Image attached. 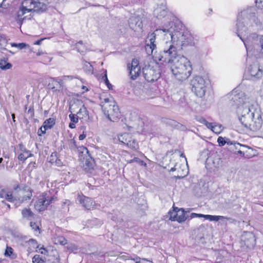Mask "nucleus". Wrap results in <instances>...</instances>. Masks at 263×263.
I'll list each match as a JSON object with an SVG mask.
<instances>
[{"label": "nucleus", "instance_id": "nucleus-1", "mask_svg": "<svg viewBox=\"0 0 263 263\" xmlns=\"http://www.w3.org/2000/svg\"><path fill=\"white\" fill-rule=\"evenodd\" d=\"M156 37L163 40V50L160 53L170 51L177 53L183 46L193 44V37L191 34L181 32H173L172 27L166 29H157L154 32L149 34L146 40L145 50L148 55L153 54L156 49Z\"/></svg>", "mask_w": 263, "mask_h": 263}, {"label": "nucleus", "instance_id": "nucleus-2", "mask_svg": "<svg viewBox=\"0 0 263 263\" xmlns=\"http://www.w3.org/2000/svg\"><path fill=\"white\" fill-rule=\"evenodd\" d=\"M155 58L156 60L169 64L173 74L179 81L187 79L192 73V67L190 61L174 51L160 53Z\"/></svg>", "mask_w": 263, "mask_h": 263}, {"label": "nucleus", "instance_id": "nucleus-3", "mask_svg": "<svg viewBox=\"0 0 263 263\" xmlns=\"http://www.w3.org/2000/svg\"><path fill=\"white\" fill-rule=\"evenodd\" d=\"M229 98L236 106V114L241 124L246 121L251 120L257 111L251 108L250 98L238 89H234L229 94Z\"/></svg>", "mask_w": 263, "mask_h": 263}, {"label": "nucleus", "instance_id": "nucleus-4", "mask_svg": "<svg viewBox=\"0 0 263 263\" xmlns=\"http://www.w3.org/2000/svg\"><path fill=\"white\" fill-rule=\"evenodd\" d=\"M256 17L255 15L254 8H250L241 11L238 15L237 26V34L240 39L243 42L247 50L248 47L247 41L245 36L247 34L248 27L253 24V23H257Z\"/></svg>", "mask_w": 263, "mask_h": 263}, {"label": "nucleus", "instance_id": "nucleus-5", "mask_svg": "<svg viewBox=\"0 0 263 263\" xmlns=\"http://www.w3.org/2000/svg\"><path fill=\"white\" fill-rule=\"evenodd\" d=\"M101 105L104 115L113 122L117 121L120 116V112L114 99L106 95L100 97Z\"/></svg>", "mask_w": 263, "mask_h": 263}, {"label": "nucleus", "instance_id": "nucleus-6", "mask_svg": "<svg viewBox=\"0 0 263 263\" xmlns=\"http://www.w3.org/2000/svg\"><path fill=\"white\" fill-rule=\"evenodd\" d=\"M192 91L199 97H202L205 92V81L201 76L194 77L191 81Z\"/></svg>", "mask_w": 263, "mask_h": 263}, {"label": "nucleus", "instance_id": "nucleus-7", "mask_svg": "<svg viewBox=\"0 0 263 263\" xmlns=\"http://www.w3.org/2000/svg\"><path fill=\"white\" fill-rule=\"evenodd\" d=\"M55 200L56 198L50 196L48 193H43L38 196L34 203L35 209L40 212L44 211L50 203Z\"/></svg>", "mask_w": 263, "mask_h": 263}, {"label": "nucleus", "instance_id": "nucleus-8", "mask_svg": "<svg viewBox=\"0 0 263 263\" xmlns=\"http://www.w3.org/2000/svg\"><path fill=\"white\" fill-rule=\"evenodd\" d=\"M69 109L71 112H75L76 116L80 120H86L88 118V111L85 107L83 102L80 100H77L70 105Z\"/></svg>", "mask_w": 263, "mask_h": 263}, {"label": "nucleus", "instance_id": "nucleus-9", "mask_svg": "<svg viewBox=\"0 0 263 263\" xmlns=\"http://www.w3.org/2000/svg\"><path fill=\"white\" fill-rule=\"evenodd\" d=\"M262 124L260 112L256 111L251 120L246 121L242 125L246 128L249 129L252 131H257L260 129Z\"/></svg>", "mask_w": 263, "mask_h": 263}, {"label": "nucleus", "instance_id": "nucleus-10", "mask_svg": "<svg viewBox=\"0 0 263 263\" xmlns=\"http://www.w3.org/2000/svg\"><path fill=\"white\" fill-rule=\"evenodd\" d=\"M143 74L145 80L149 82L157 80L160 77V72L157 65L145 66L142 69Z\"/></svg>", "mask_w": 263, "mask_h": 263}, {"label": "nucleus", "instance_id": "nucleus-11", "mask_svg": "<svg viewBox=\"0 0 263 263\" xmlns=\"http://www.w3.org/2000/svg\"><path fill=\"white\" fill-rule=\"evenodd\" d=\"M118 139L120 142L126 145L132 149L137 150L139 148L138 142L129 133H124L119 135Z\"/></svg>", "mask_w": 263, "mask_h": 263}, {"label": "nucleus", "instance_id": "nucleus-12", "mask_svg": "<svg viewBox=\"0 0 263 263\" xmlns=\"http://www.w3.org/2000/svg\"><path fill=\"white\" fill-rule=\"evenodd\" d=\"M33 5L34 0H25L22 2L20 9L17 12V17L20 21H23L26 18V16L22 18L24 14L31 12L32 11H34Z\"/></svg>", "mask_w": 263, "mask_h": 263}, {"label": "nucleus", "instance_id": "nucleus-13", "mask_svg": "<svg viewBox=\"0 0 263 263\" xmlns=\"http://www.w3.org/2000/svg\"><path fill=\"white\" fill-rule=\"evenodd\" d=\"M72 77L69 76H64L57 79H52L49 86L55 91H62L64 88V82L67 80H72Z\"/></svg>", "mask_w": 263, "mask_h": 263}, {"label": "nucleus", "instance_id": "nucleus-14", "mask_svg": "<svg viewBox=\"0 0 263 263\" xmlns=\"http://www.w3.org/2000/svg\"><path fill=\"white\" fill-rule=\"evenodd\" d=\"M170 219L172 221H177L179 223L184 222L187 218L183 209H179L177 207L174 208L172 211L168 213Z\"/></svg>", "mask_w": 263, "mask_h": 263}, {"label": "nucleus", "instance_id": "nucleus-15", "mask_svg": "<svg viewBox=\"0 0 263 263\" xmlns=\"http://www.w3.org/2000/svg\"><path fill=\"white\" fill-rule=\"evenodd\" d=\"M77 200L85 209L91 210L95 207V202L89 197L79 195Z\"/></svg>", "mask_w": 263, "mask_h": 263}, {"label": "nucleus", "instance_id": "nucleus-16", "mask_svg": "<svg viewBox=\"0 0 263 263\" xmlns=\"http://www.w3.org/2000/svg\"><path fill=\"white\" fill-rule=\"evenodd\" d=\"M139 61L137 59H133L130 66L129 67V75L133 80H135L140 74L141 72L140 67L139 65Z\"/></svg>", "mask_w": 263, "mask_h": 263}, {"label": "nucleus", "instance_id": "nucleus-17", "mask_svg": "<svg viewBox=\"0 0 263 263\" xmlns=\"http://www.w3.org/2000/svg\"><path fill=\"white\" fill-rule=\"evenodd\" d=\"M32 196L31 190L28 187H25L22 190H20L18 191V196L15 197V199L21 202H23L25 200L30 199Z\"/></svg>", "mask_w": 263, "mask_h": 263}, {"label": "nucleus", "instance_id": "nucleus-18", "mask_svg": "<svg viewBox=\"0 0 263 263\" xmlns=\"http://www.w3.org/2000/svg\"><path fill=\"white\" fill-rule=\"evenodd\" d=\"M154 16L158 20L165 18V20H168L170 14H168L167 8L164 7H158L154 11Z\"/></svg>", "mask_w": 263, "mask_h": 263}, {"label": "nucleus", "instance_id": "nucleus-19", "mask_svg": "<svg viewBox=\"0 0 263 263\" xmlns=\"http://www.w3.org/2000/svg\"><path fill=\"white\" fill-rule=\"evenodd\" d=\"M248 72L252 78H259L262 77V71L257 64L251 65L248 68Z\"/></svg>", "mask_w": 263, "mask_h": 263}, {"label": "nucleus", "instance_id": "nucleus-20", "mask_svg": "<svg viewBox=\"0 0 263 263\" xmlns=\"http://www.w3.org/2000/svg\"><path fill=\"white\" fill-rule=\"evenodd\" d=\"M129 26L132 29H141L143 27L142 22L139 16H132L128 21Z\"/></svg>", "mask_w": 263, "mask_h": 263}, {"label": "nucleus", "instance_id": "nucleus-21", "mask_svg": "<svg viewBox=\"0 0 263 263\" xmlns=\"http://www.w3.org/2000/svg\"><path fill=\"white\" fill-rule=\"evenodd\" d=\"M205 219L208 220L209 221H218L219 220H221L223 223L226 224L228 221L232 220V218L230 217H228L223 216H219V215H206L205 216Z\"/></svg>", "mask_w": 263, "mask_h": 263}, {"label": "nucleus", "instance_id": "nucleus-22", "mask_svg": "<svg viewBox=\"0 0 263 263\" xmlns=\"http://www.w3.org/2000/svg\"><path fill=\"white\" fill-rule=\"evenodd\" d=\"M20 154L18 155V159L22 161H24L28 158L31 157L32 154L29 151L27 150L23 146V144L19 145Z\"/></svg>", "mask_w": 263, "mask_h": 263}, {"label": "nucleus", "instance_id": "nucleus-23", "mask_svg": "<svg viewBox=\"0 0 263 263\" xmlns=\"http://www.w3.org/2000/svg\"><path fill=\"white\" fill-rule=\"evenodd\" d=\"M34 11L43 12L47 9V5L43 2V0H34Z\"/></svg>", "mask_w": 263, "mask_h": 263}, {"label": "nucleus", "instance_id": "nucleus-24", "mask_svg": "<svg viewBox=\"0 0 263 263\" xmlns=\"http://www.w3.org/2000/svg\"><path fill=\"white\" fill-rule=\"evenodd\" d=\"M177 164H176L174 167H172L170 169V172H174L175 171H177L178 173H180V175H178V177L179 178H183L185 177L188 173L187 170L185 168V166L183 165V168L180 167H177Z\"/></svg>", "mask_w": 263, "mask_h": 263}, {"label": "nucleus", "instance_id": "nucleus-25", "mask_svg": "<svg viewBox=\"0 0 263 263\" xmlns=\"http://www.w3.org/2000/svg\"><path fill=\"white\" fill-rule=\"evenodd\" d=\"M22 215L24 219L31 220L34 216V213L29 208H24L22 211Z\"/></svg>", "mask_w": 263, "mask_h": 263}, {"label": "nucleus", "instance_id": "nucleus-26", "mask_svg": "<svg viewBox=\"0 0 263 263\" xmlns=\"http://www.w3.org/2000/svg\"><path fill=\"white\" fill-rule=\"evenodd\" d=\"M54 124L55 120L53 118H50L44 121L43 128L50 129Z\"/></svg>", "mask_w": 263, "mask_h": 263}, {"label": "nucleus", "instance_id": "nucleus-27", "mask_svg": "<svg viewBox=\"0 0 263 263\" xmlns=\"http://www.w3.org/2000/svg\"><path fill=\"white\" fill-rule=\"evenodd\" d=\"M53 241L55 244L65 245L67 243V240L62 236H58L53 239Z\"/></svg>", "mask_w": 263, "mask_h": 263}, {"label": "nucleus", "instance_id": "nucleus-28", "mask_svg": "<svg viewBox=\"0 0 263 263\" xmlns=\"http://www.w3.org/2000/svg\"><path fill=\"white\" fill-rule=\"evenodd\" d=\"M1 196L2 197L6 199L9 201H12L13 200V196L10 192L2 191L1 193Z\"/></svg>", "mask_w": 263, "mask_h": 263}, {"label": "nucleus", "instance_id": "nucleus-29", "mask_svg": "<svg viewBox=\"0 0 263 263\" xmlns=\"http://www.w3.org/2000/svg\"><path fill=\"white\" fill-rule=\"evenodd\" d=\"M33 263H44L45 262V258L40 255H35L32 258Z\"/></svg>", "mask_w": 263, "mask_h": 263}, {"label": "nucleus", "instance_id": "nucleus-30", "mask_svg": "<svg viewBox=\"0 0 263 263\" xmlns=\"http://www.w3.org/2000/svg\"><path fill=\"white\" fill-rule=\"evenodd\" d=\"M11 46L12 47H16L19 49H23L24 48H27L30 47L29 45H28L26 43H17V44L15 43H11Z\"/></svg>", "mask_w": 263, "mask_h": 263}, {"label": "nucleus", "instance_id": "nucleus-31", "mask_svg": "<svg viewBox=\"0 0 263 263\" xmlns=\"http://www.w3.org/2000/svg\"><path fill=\"white\" fill-rule=\"evenodd\" d=\"M76 48L79 52H83L85 50V47L82 41H79L76 43Z\"/></svg>", "mask_w": 263, "mask_h": 263}, {"label": "nucleus", "instance_id": "nucleus-32", "mask_svg": "<svg viewBox=\"0 0 263 263\" xmlns=\"http://www.w3.org/2000/svg\"><path fill=\"white\" fill-rule=\"evenodd\" d=\"M222 129L221 125H213L212 130L215 134H219L222 130Z\"/></svg>", "mask_w": 263, "mask_h": 263}, {"label": "nucleus", "instance_id": "nucleus-33", "mask_svg": "<svg viewBox=\"0 0 263 263\" xmlns=\"http://www.w3.org/2000/svg\"><path fill=\"white\" fill-rule=\"evenodd\" d=\"M30 227L32 230H34V232L35 235H37L40 234L39 227V226L34 222H30Z\"/></svg>", "mask_w": 263, "mask_h": 263}, {"label": "nucleus", "instance_id": "nucleus-34", "mask_svg": "<svg viewBox=\"0 0 263 263\" xmlns=\"http://www.w3.org/2000/svg\"><path fill=\"white\" fill-rule=\"evenodd\" d=\"M71 112V114L69 115V117L70 119L71 122L77 123L78 122L79 118L76 116V114Z\"/></svg>", "mask_w": 263, "mask_h": 263}, {"label": "nucleus", "instance_id": "nucleus-35", "mask_svg": "<svg viewBox=\"0 0 263 263\" xmlns=\"http://www.w3.org/2000/svg\"><path fill=\"white\" fill-rule=\"evenodd\" d=\"M88 223L89 224V226L90 227H95V226H97L98 225L101 224V222L98 219H97L96 218H94L92 220H90L88 222Z\"/></svg>", "mask_w": 263, "mask_h": 263}, {"label": "nucleus", "instance_id": "nucleus-36", "mask_svg": "<svg viewBox=\"0 0 263 263\" xmlns=\"http://www.w3.org/2000/svg\"><path fill=\"white\" fill-rule=\"evenodd\" d=\"M58 158L57 153H53L51 154L49 158V162L53 164L54 162H55L57 159Z\"/></svg>", "mask_w": 263, "mask_h": 263}, {"label": "nucleus", "instance_id": "nucleus-37", "mask_svg": "<svg viewBox=\"0 0 263 263\" xmlns=\"http://www.w3.org/2000/svg\"><path fill=\"white\" fill-rule=\"evenodd\" d=\"M137 162V163L139 164L140 165H143L145 167L146 166V163L144 162L143 161L141 160L140 159H139L138 158H134V159L131 160L130 161V162Z\"/></svg>", "mask_w": 263, "mask_h": 263}, {"label": "nucleus", "instance_id": "nucleus-38", "mask_svg": "<svg viewBox=\"0 0 263 263\" xmlns=\"http://www.w3.org/2000/svg\"><path fill=\"white\" fill-rule=\"evenodd\" d=\"M234 146L235 147V149L238 151L239 149H249L247 146H246L244 145L240 144L238 143H234Z\"/></svg>", "mask_w": 263, "mask_h": 263}, {"label": "nucleus", "instance_id": "nucleus-39", "mask_svg": "<svg viewBox=\"0 0 263 263\" xmlns=\"http://www.w3.org/2000/svg\"><path fill=\"white\" fill-rule=\"evenodd\" d=\"M67 249L71 252L77 251L78 250V247L74 244H69L67 246Z\"/></svg>", "mask_w": 263, "mask_h": 263}, {"label": "nucleus", "instance_id": "nucleus-40", "mask_svg": "<svg viewBox=\"0 0 263 263\" xmlns=\"http://www.w3.org/2000/svg\"><path fill=\"white\" fill-rule=\"evenodd\" d=\"M13 253V249L10 247H7L5 252V255L7 256H10Z\"/></svg>", "mask_w": 263, "mask_h": 263}, {"label": "nucleus", "instance_id": "nucleus-41", "mask_svg": "<svg viewBox=\"0 0 263 263\" xmlns=\"http://www.w3.org/2000/svg\"><path fill=\"white\" fill-rule=\"evenodd\" d=\"M12 67L11 64L9 63H7L5 65H3L2 64H0V68L2 70H7L9 69Z\"/></svg>", "mask_w": 263, "mask_h": 263}, {"label": "nucleus", "instance_id": "nucleus-42", "mask_svg": "<svg viewBox=\"0 0 263 263\" xmlns=\"http://www.w3.org/2000/svg\"><path fill=\"white\" fill-rule=\"evenodd\" d=\"M206 215H203L201 214H197L195 213H192L191 214L190 217L191 218H201L203 217L205 218V216Z\"/></svg>", "mask_w": 263, "mask_h": 263}, {"label": "nucleus", "instance_id": "nucleus-43", "mask_svg": "<svg viewBox=\"0 0 263 263\" xmlns=\"http://www.w3.org/2000/svg\"><path fill=\"white\" fill-rule=\"evenodd\" d=\"M217 142L218 143L219 146H223L226 143V141L224 138L222 137H218L217 139Z\"/></svg>", "mask_w": 263, "mask_h": 263}, {"label": "nucleus", "instance_id": "nucleus-44", "mask_svg": "<svg viewBox=\"0 0 263 263\" xmlns=\"http://www.w3.org/2000/svg\"><path fill=\"white\" fill-rule=\"evenodd\" d=\"M256 3L258 8L260 9H263V0H256Z\"/></svg>", "mask_w": 263, "mask_h": 263}, {"label": "nucleus", "instance_id": "nucleus-45", "mask_svg": "<svg viewBox=\"0 0 263 263\" xmlns=\"http://www.w3.org/2000/svg\"><path fill=\"white\" fill-rule=\"evenodd\" d=\"M69 147L70 148L73 149L76 147V142L73 139H71L69 141Z\"/></svg>", "mask_w": 263, "mask_h": 263}, {"label": "nucleus", "instance_id": "nucleus-46", "mask_svg": "<svg viewBox=\"0 0 263 263\" xmlns=\"http://www.w3.org/2000/svg\"><path fill=\"white\" fill-rule=\"evenodd\" d=\"M44 55V56L43 60L44 63L50 62L51 61L52 58L48 57L47 54H45Z\"/></svg>", "mask_w": 263, "mask_h": 263}, {"label": "nucleus", "instance_id": "nucleus-47", "mask_svg": "<svg viewBox=\"0 0 263 263\" xmlns=\"http://www.w3.org/2000/svg\"><path fill=\"white\" fill-rule=\"evenodd\" d=\"M29 243L31 244L32 247L34 248H37L39 247L36 241L34 239H30L29 240Z\"/></svg>", "mask_w": 263, "mask_h": 263}, {"label": "nucleus", "instance_id": "nucleus-48", "mask_svg": "<svg viewBox=\"0 0 263 263\" xmlns=\"http://www.w3.org/2000/svg\"><path fill=\"white\" fill-rule=\"evenodd\" d=\"M53 164H54L57 166H60L62 165L63 163H62V161L60 159H59L58 157L55 162H54V163Z\"/></svg>", "mask_w": 263, "mask_h": 263}, {"label": "nucleus", "instance_id": "nucleus-49", "mask_svg": "<svg viewBox=\"0 0 263 263\" xmlns=\"http://www.w3.org/2000/svg\"><path fill=\"white\" fill-rule=\"evenodd\" d=\"M246 149H239L237 151V154H240V155H242L243 156H245V152H247V151H246Z\"/></svg>", "mask_w": 263, "mask_h": 263}, {"label": "nucleus", "instance_id": "nucleus-50", "mask_svg": "<svg viewBox=\"0 0 263 263\" xmlns=\"http://www.w3.org/2000/svg\"><path fill=\"white\" fill-rule=\"evenodd\" d=\"M104 79V81H105V84L107 85V87L110 88L109 87V85H111L109 83V81L107 79V76H106V74L105 73V76L103 78Z\"/></svg>", "mask_w": 263, "mask_h": 263}, {"label": "nucleus", "instance_id": "nucleus-51", "mask_svg": "<svg viewBox=\"0 0 263 263\" xmlns=\"http://www.w3.org/2000/svg\"><path fill=\"white\" fill-rule=\"evenodd\" d=\"M205 125H206V126L208 128H210L212 130V127H213V124L211 123H209L208 122V121L205 123L204 124Z\"/></svg>", "mask_w": 263, "mask_h": 263}, {"label": "nucleus", "instance_id": "nucleus-52", "mask_svg": "<svg viewBox=\"0 0 263 263\" xmlns=\"http://www.w3.org/2000/svg\"><path fill=\"white\" fill-rule=\"evenodd\" d=\"M86 66L88 68V70L89 71H92V67L90 64V63H87V62H86Z\"/></svg>", "mask_w": 263, "mask_h": 263}, {"label": "nucleus", "instance_id": "nucleus-53", "mask_svg": "<svg viewBox=\"0 0 263 263\" xmlns=\"http://www.w3.org/2000/svg\"><path fill=\"white\" fill-rule=\"evenodd\" d=\"M86 137V135L84 133H83L82 134L80 135L79 137V139L80 140H84Z\"/></svg>", "mask_w": 263, "mask_h": 263}, {"label": "nucleus", "instance_id": "nucleus-54", "mask_svg": "<svg viewBox=\"0 0 263 263\" xmlns=\"http://www.w3.org/2000/svg\"><path fill=\"white\" fill-rule=\"evenodd\" d=\"M259 43L260 45V48L262 50H263V36H262L259 40Z\"/></svg>", "mask_w": 263, "mask_h": 263}, {"label": "nucleus", "instance_id": "nucleus-55", "mask_svg": "<svg viewBox=\"0 0 263 263\" xmlns=\"http://www.w3.org/2000/svg\"><path fill=\"white\" fill-rule=\"evenodd\" d=\"M45 54V53L42 50L39 49L38 51L36 52V55L40 56L42 55Z\"/></svg>", "mask_w": 263, "mask_h": 263}, {"label": "nucleus", "instance_id": "nucleus-56", "mask_svg": "<svg viewBox=\"0 0 263 263\" xmlns=\"http://www.w3.org/2000/svg\"><path fill=\"white\" fill-rule=\"evenodd\" d=\"M52 263H60V258L59 256L55 258H54Z\"/></svg>", "mask_w": 263, "mask_h": 263}, {"label": "nucleus", "instance_id": "nucleus-57", "mask_svg": "<svg viewBox=\"0 0 263 263\" xmlns=\"http://www.w3.org/2000/svg\"><path fill=\"white\" fill-rule=\"evenodd\" d=\"M48 129V128H43V125L42 126H41V127L40 128V130L42 133V134H45L46 133V130Z\"/></svg>", "mask_w": 263, "mask_h": 263}, {"label": "nucleus", "instance_id": "nucleus-58", "mask_svg": "<svg viewBox=\"0 0 263 263\" xmlns=\"http://www.w3.org/2000/svg\"><path fill=\"white\" fill-rule=\"evenodd\" d=\"M136 263H150V262L149 261H148L147 260L143 259L140 260L139 261H137Z\"/></svg>", "mask_w": 263, "mask_h": 263}, {"label": "nucleus", "instance_id": "nucleus-59", "mask_svg": "<svg viewBox=\"0 0 263 263\" xmlns=\"http://www.w3.org/2000/svg\"><path fill=\"white\" fill-rule=\"evenodd\" d=\"M75 123L71 122L69 124V127L70 128H74L76 127Z\"/></svg>", "mask_w": 263, "mask_h": 263}, {"label": "nucleus", "instance_id": "nucleus-60", "mask_svg": "<svg viewBox=\"0 0 263 263\" xmlns=\"http://www.w3.org/2000/svg\"><path fill=\"white\" fill-rule=\"evenodd\" d=\"M44 39H42L40 40H38L37 41H36L35 42H34V45H39L41 44V42Z\"/></svg>", "mask_w": 263, "mask_h": 263}, {"label": "nucleus", "instance_id": "nucleus-61", "mask_svg": "<svg viewBox=\"0 0 263 263\" xmlns=\"http://www.w3.org/2000/svg\"><path fill=\"white\" fill-rule=\"evenodd\" d=\"M82 90L83 92L87 91L88 90V88L85 86H82Z\"/></svg>", "mask_w": 263, "mask_h": 263}, {"label": "nucleus", "instance_id": "nucleus-62", "mask_svg": "<svg viewBox=\"0 0 263 263\" xmlns=\"http://www.w3.org/2000/svg\"><path fill=\"white\" fill-rule=\"evenodd\" d=\"M40 250L42 254H45L47 252V251L44 248H41Z\"/></svg>", "mask_w": 263, "mask_h": 263}, {"label": "nucleus", "instance_id": "nucleus-63", "mask_svg": "<svg viewBox=\"0 0 263 263\" xmlns=\"http://www.w3.org/2000/svg\"><path fill=\"white\" fill-rule=\"evenodd\" d=\"M200 122L204 124H205V123L207 122V121L203 119V118H202L200 120Z\"/></svg>", "mask_w": 263, "mask_h": 263}, {"label": "nucleus", "instance_id": "nucleus-64", "mask_svg": "<svg viewBox=\"0 0 263 263\" xmlns=\"http://www.w3.org/2000/svg\"><path fill=\"white\" fill-rule=\"evenodd\" d=\"M85 164H87V165H88V168H91V167H91L92 164H91L89 165V163H87V161L86 162Z\"/></svg>", "mask_w": 263, "mask_h": 263}]
</instances>
